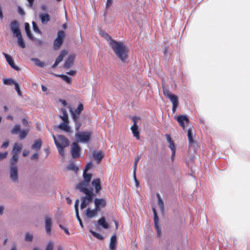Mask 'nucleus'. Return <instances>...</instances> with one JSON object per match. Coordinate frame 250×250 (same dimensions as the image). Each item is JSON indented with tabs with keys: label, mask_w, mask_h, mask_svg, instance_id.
<instances>
[{
	"label": "nucleus",
	"mask_w": 250,
	"mask_h": 250,
	"mask_svg": "<svg viewBox=\"0 0 250 250\" xmlns=\"http://www.w3.org/2000/svg\"><path fill=\"white\" fill-rule=\"evenodd\" d=\"M18 38V43L20 46L21 48H24L25 47V44L22 38L21 34L19 35L18 36H15Z\"/></svg>",
	"instance_id": "nucleus-34"
},
{
	"label": "nucleus",
	"mask_w": 250,
	"mask_h": 250,
	"mask_svg": "<svg viewBox=\"0 0 250 250\" xmlns=\"http://www.w3.org/2000/svg\"><path fill=\"white\" fill-rule=\"evenodd\" d=\"M83 177L84 179L83 181L89 184V182H90L92 178V174L88 173L87 172L83 171Z\"/></svg>",
	"instance_id": "nucleus-32"
},
{
	"label": "nucleus",
	"mask_w": 250,
	"mask_h": 250,
	"mask_svg": "<svg viewBox=\"0 0 250 250\" xmlns=\"http://www.w3.org/2000/svg\"><path fill=\"white\" fill-rule=\"evenodd\" d=\"M68 124L69 122H62L58 125V128L67 133L71 134L72 131Z\"/></svg>",
	"instance_id": "nucleus-12"
},
{
	"label": "nucleus",
	"mask_w": 250,
	"mask_h": 250,
	"mask_svg": "<svg viewBox=\"0 0 250 250\" xmlns=\"http://www.w3.org/2000/svg\"><path fill=\"white\" fill-rule=\"evenodd\" d=\"M115 54L121 61L124 62L127 57L128 50L127 47L121 42L111 40L110 42Z\"/></svg>",
	"instance_id": "nucleus-1"
},
{
	"label": "nucleus",
	"mask_w": 250,
	"mask_h": 250,
	"mask_svg": "<svg viewBox=\"0 0 250 250\" xmlns=\"http://www.w3.org/2000/svg\"><path fill=\"white\" fill-rule=\"evenodd\" d=\"M133 134V136L136 137L137 140H139L140 139V133L138 131V126L135 125H132L130 128Z\"/></svg>",
	"instance_id": "nucleus-27"
},
{
	"label": "nucleus",
	"mask_w": 250,
	"mask_h": 250,
	"mask_svg": "<svg viewBox=\"0 0 250 250\" xmlns=\"http://www.w3.org/2000/svg\"><path fill=\"white\" fill-rule=\"evenodd\" d=\"M10 29L14 36H18L19 35L21 34V32L20 30L19 23L17 21H14L11 22L10 24Z\"/></svg>",
	"instance_id": "nucleus-9"
},
{
	"label": "nucleus",
	"mask_w": 250,
	"mask_h": 250,
	"mask_svg": "<svg viewBox=\"0 0 250 250\" xmlns=\"http://www.w3.org/2000/svg\"><path fill=\"white\" fill-rule=\"evenodd\" d=\"M154 226L159 237L161 236V226L159 222H154Z\"/></svg>",
	"instance_id": "nucleus-38"
},
{
	"label": "nucleus",
	"mask_w": 250,
	"mask_h": 250,
	"mask_svg": "<svg viewBox=\"0 0 250 250\" xmlns=\"http://www.w3.org/2000/svg\"><path fill=\"white\" fill-rule=\"evenodd\" d=\"M133 178H134V181L135 182V184H136V186L137 187H138L139 185V181L137 180V178H136V173L135 174V175L133 174Z\"/></svg>",
	"instance_id": "nucleus-62"
},
{
	"label": "nucleus",
	"mask_w": 250,
	"mask_h": 250,
	"mask_svg": "<svg viewBox=\"0 0 250 250\" xmlns=\"http://www.w3.org/2000/svg\"><path fill=\"white\" fill-rule=\"evenodd\" d=\"M66 74L69 75L74 76L76 74V72L74 70H70L66 72Z\"/></svg>",
	"instance_id": "nucleus-64"
},
{
	"label": "nucleus",
	"mask_w": 250,
	"mask_h": 250,
	"mask_svg": "<svg viewBox=\"0 0 250 250\" xmlns=\"http://www.w3.org/2000/svg\"><path fill=\"white\" fill-rule=\"evenodd\" d=\"M29 132L28 129L22 130L20 132L19 138L20 139L22 140L24 139Z\"/></svg>",
	"instance_id": "nucleus-39"
},
{
	"label": "nucleus",
	"mask_w": 250,
	"mask_h": 250,
	"mask_svg": "<svg viewBox=\"0 0 250 250\" xmlns=\"http://www.w3.org/2000/svg\"><path fill=\"white\" fill-rule=\"evenodd\" d=\"M156 197L158 200V204L162 213L164 212V203L159 193L156 194Z\"/></svg>",
	"instance_id": "nucleus-24"
},
{
	"label": "nucleus",
	"mask_w": 250,
	"mask_h": 250,
	"mask_svg": "<svg viewBox=\"0 0 250 250\" xmlns=\"http://www.w3.org/2000/svg\"><path fill=\"white\" fill-rule=\"evenodd\" d=\"M152 210H153V214H154V222H159V218L157 215L155 208H153Z\"/></svg>",
	"instance_id": "nucleus-48"
},
{
	"label": "nucleus",
	"mask_w": 250,
	"mask_h": 250,
	"mask_svg": "<svg viewBox=\"0 0 250 250\" xmlns=\"http://www.w3.org/2000/svg\"><path fill=\"white\" fill-rule=\"evenodd\" d=\"M76 217H77V219L78 220V221H79V223H80V226H81V227L82 228H83V222H82V221L79 216V212H76Z\"/></svg>",
	"instance_id": "nucleus-53"
},
{
	"label": "nucleus",
	"mask_w": 250,
	"mask_h": 250,
	"mask_svg": "<svg viewBox=\"0 0 250 250\" xmlns=\"http://www.w3.org/2000/svg\"><path fill=\"white\" fill-rule=\"evenodd\" d=\"M8 146H9V142L7 141V142H4L2 144V145L1 146V147L2 148H6V147H8Z\"/></svg>",
	"instance_id": "nucleus-61"
},
{
	"label": "nucleus",
	"mask_w": 250,
	"mask_h": 250,
	"mask_svg": "<svg viewBox=\"0 0 250 250\" xmlns=\"http://www.w3.org/2000/svg\"><path fill=\"white\" fill-rule=\"evenodd\" d=\"M58 77L61 78L63 80L66 82L67 83L70 84L72 83V79L70 77L67 76V75L63 74H60L56 75Z\"/></svg>",
	"instance_id": "nucleus-35"
},
{
	"label": "nucleus",
	"mask_w": 250,
	"mask_h": 250,
	"mask_svg": "<svg viewBox=\"0 0 250 250\" xmlns=\"http://www.w3.org/2000/svg\"><path fill=\"white\" fill-rule=\"evenodd\" d=\"M28 2V6L29 7H32L34 1V0H27Z\"/></svg>",
	"instance_id": "nucleus-63"
},
{
	"label": "nucleus",
	"mask_w": 250,
	"mask_h": 250,
	"mask_svg": "<svg viewBox=\"0 0 250 250\" xmlns=\"http://www.w3.org/2000/svg\"><path fill=\"white\" fill-rule=\"evenodd\" d=\"M39 18L42 23L43 24H47L50 21V15L46 13H41L39 14Z\"/></svg>",
	"instance_id": "nucleus-16"
},
{
	"label": "nucleus",
	"mask_w": 250,
	"mask_h": 250,
	"mask_svg": "<svg viewBox=\"0 0 250 250\" xmlns=\"http://www.w3.org/2000/svg\"><path fill=\"white\" fill-rule=\"evenodd\" d=\"M91 135V133L88 131L77 132L75 134V137L78 142L87 143L89 142Z\"/></svg>",
	"instance_id": "nucleus-3"
},
{
	"label": "nucleus",
	"mask_w": 250,
	"mask_h": 250,
	"mask_svg": "<svg viewBox=\"0 0 250 250\" xmlns=\"http://www.w3.org/2000/svg\"><path fill=\"white\" fill-rule=\"evenodd\" d=\"M52 221L51 219L49 217H45V230L47 234H50L51 231Z\"/></svg>",
	"instance_id": "nucleus-18"
},
{
	"label": "nucleus",
	"mask_w": 250,
	"mask_h": 250,
	"mask_svg": "<svg viewBox=\"0 0 250 250\" xmlns=\"http://www.w3.org/2000/svg\"><path fill=\"white\" fill-rule=\"evenodd\" d=\"M22 145L21 144L16 143L14 145V146H13V147L12 149V153H16L17 154H19L20 152H21V150L22 149Z\"/></svg>",
	"instance_id": "nucleus-26"
},
{
	"label": "nucleus",
	"mask_w": 250,
	"mask_h": 250,
	"mask_svg": "<svg viewBox=\"0 0 250 250\" xmlns=\"http://www.w3.org/2000/svg\"><path fill=\"white\" fill-rule=\"evenodd\" d=\"M67 169L77 172L79 168L73 163H71L67 167Z\"/></svg>",
	"instance_id": "nucleus-44"
},
{
	"label": "nucleus",
	"mask_w": 250,
	"mask_h": 250,
	"mask_svg": "<svg viewBox=\"0 0 250 250\" xmlns=\"http://www.w3.org/2000/svg\"><path fill=\"white\" fill-rule=\"evenodd\" d=\"M81 148L78 144L74 142L71 145V153L73 158H77L80 156Z\"/></svg>",
	"instance_id": "nucleus-8"
},
{
	"label": "nucleus",
	"mask_w": 250,
	"mask_h": 250,
	"mask_svg": "<svg viewBox=\"0 0 250 250\" xmlns=\"http://www.w3.org/2000/svg\"><path fill=\"white\" fill-rule=\"evenodd\" d=\"M10 179L13 182L18 183V168L16 166H10L9 169Z\"/></svg>",
	"instance_id": "nucleus-6"
},
{
	"label": "nucleus",
	"mask_w": 250,
	"mask_h": 250,
	"mask_svg": "<svg viewBox=\"0 0 250 250\" xmlns=\"http://www.w3.org/2000/svg\"><path fill=\"white\" fill-rule=\"evenodd\" d=\"M141 158V156L140 155H138L135 159V161L133 164V174L135 175L136 173V169H137V167L138 163V162L140 160Z\"/></svg>",
	"instance_id": "nucleus-36"
},
{
	"label": "nucleus",
	"mask_w": 250,
	"mask_h": 250,
	"mask_svg": "<svg viewBox=\"0 0 250 250\" xmlns=\"http://www.w3.org/2000/svg\"><path fill=\"white\" fill-rule=\"evenodd\" d=\"M52 137L59 154L64 157L65 155L64 148L69 146L68 140L62 135H58L57 136H55L53 134Z\"/></svg>",
	"instance_id": "nucleus-2"
},
{
	"label": "nucleus",
	"mask_w": 250,
	"mask_h": 250,
	"mask_svg": "<svg viewBox=\"0 0 250 250\" xmlns=\"http://www.w3.org/2000/svg\"><path fill=\"white\" fill-rule=\"evenodd\" d=\"M39 158V154L38 153H35L31 157V159L32 160H38Z\"/></svg>",
	"instance_id": "nucleus-58"
},
{
	"label": "nucleus",
	"mask_w": 250,
	"mask_h": 250,
	"mask_svg": "<svg viewBox=\"0 0 250 250\" xmlns=\"http://www.w3.org/2000/svg\"><path fill=\"white\" fill-rule=\"evenodd\" d=\"M176 120L183 129L185 128V124H187L189 122L188 118L184 115L177 116Z\"/></svg>",
	"instance_id": "nucleus-10"
},
{
	"label": "nucleus",
	"mask_w": 250,
	"mask_h": 250,
	"mask_svg": "<svg viewBox=\"0 0 250 250\" xmlns=\"http://www.w3.org/2000/svg\"><path fill=\"white\" fill-rule=\"evenodd\" d=\"M117 246V238L116 234H113L110 238L109 250H116Z\"/></svg>",
	"instance_id": "nucleus-20"
},
{
	"label": "nucleus",
	"mask_w": 250,
	"mask_h": 250,
	"mask_svg": "<svg viewBox=\"0 0 250 250\" xmlns=\"http://www.w3.org/2000/svg\"><path fill=\"white\" fill-rule=\"evenodd\" d=\"M75 58V56L74 55H70L63 65L64 68L66 69L70 68L73 64Z\"/></svg>",
	"instance_id": "nucleus-14"
},
{
	"label": "nucleus",
	"mask_w": 250,
	"mask_h": 250,
	"mask_svg": "<svg viewBox=\"0 0 250 250\" xmlns=\"http://www.w3.org/2000/svg\"><path fill=\"white\" fill-rule=\"evenodd\" d=\"M31 60L33 61L35 64L41 67H43L44 66V63L41 62L39 59L37 58H32Z\"/></svg>",
	"instance_id": "nucleus-40"
},
{
	"label": "nucleus",
	"mask_w": 250,
	"mask_h": 250,
	"mask_svg": "<svg viewBox=\"0 0 250 250\" xmlns=\"http://www.w3.org/2000/svg\"><path fill=\"white\" fill-rule=\"evenodd\" d=\"M54 248V244L52 242H49L46 247L45 250H53Z\"/></svg>",
	"instance_id": "nucleus-50"
},
{
	"label": "nucleus",
	"mask_w": 250,
	"mask_h": 250,
	"mask_svg": "<svg viewBox=\"0 0 250 250\" xmlns=\"http://www.w3.org/2000/svg\"><path fill=\"white\" fill-rule=\"evenodd\" d=\"M92 185L95 188L96 193H99L101 190L102 187L101 186L100 180L99 178L94 179L92 182Z\"/></svg>",
	"instance_id": "nucleus-19"
},
{
	"label": "nucleus",
	"mask_w": 250,
	"mask_h": 250,
	"mask_svg": "<svg viewBox=\"0 0 250 250\" xmlns=\"http://www.w3.org/2000/svg\"><path fill=\"white\" fill-rule=\"evenodd\" d=\"M32 24H33V28L34 31L37 33H40V31L35 21H33Z\"/></svg>",
	"instance_id": "nucleus-52"
},
{
	"label": "nucleus",
	"mask_w": 250,
	"mask_h": 250,
	"mask_svg": "<svg viewBox=\"0 0 250 250\" xmlns=\"http://www.w3.org/2000/svg\"><path fill=\"white\" fill-rule=\"evenodd\" d=\"M33 240V235L29 232H26L25 234L24 240L26 242H32Z\"/></svg>",
	"instance_id": "nucleus-43"
},
{
	"label": "nucleus",
	"mask_w": 250,
	"mask_h": 250,
	"mask_svg": "<svg viewBox=\"0 0 250 250\" xmlns=\"http://www.w3.org/2000/svg\"><path fill=\"white\" fill-rule=\"evenodd\" d=\"M93 157L97 161V163H99L104 157V154L101 151H94L93 152Z\"/></svg>",
	"instance_id": "nucleus-22"
},
{
	"label": "nucleus",
	"mask_w": 250,
	"mask_h": 250,
	"mask_svg": "<svg viewBox=\"0 0 250 250\" xmlns=\"http://www.w3.org/2000/svg\"><path fill=\"white\" fill-rule=\"evenodd\" d=\"M83 109V106L82 104H80L77 108L75 110V111H73L72 109H70V113L71 114V115L73 114H75V115H79L80 116V113Z\"/></svg>",
	"instance_id": "nucleus-25"
},
{
	"label": "nucleus",
	"mask_w": 250,
	"mask_h": 250,
	"mask_svg": "<svg viewBox=\"0 0 250 250\" xmlns=\"http://www.w3.org/2000/svg\"><path fill=\"white\" fill-rule=\"evenodd\" d=\"M59 227H60V228L61 229H63V230H64V231L65 232V233L66 234H67V235H69L70 233H69V230H68V229H66V228H64V227L62 225H59Z\"/></svg>",
	"instance_id": "nucleus-57"
},
{
	"label": "nucleus",
	"mask_w": 250,
	"mask_h": 250,
	"mask_svg": "<svg viewBox=\"0 0 250 250\" xmlns=\"http://www.w3.org/2000/svg\"><path fill=\"white\" fill-rule=\"evenodd\" d=\"M168 146L172 151V158H173L174 156L175 153V147L174 143L173 142L169 143Z\"/></svg>",
	"instance_id": "nucleus-46"
},
{
	"label": "nucleus",
	"mask_w": 250,
	"mask_h": 250,
	"mask_svg": "<svg viewBox=\"0 0 250 250\" xmlns=\"http://www.w3.org/2000/svg\"><path fill=\"white\" fill-rule=\"evenodd\" d=\"M7 152H5L4 153L0 152V160L5 158L7 157Z\"/></svg>",
	"instance_id": "nucleus-56"
},
{
	"label": "nucleus",
	"mask_w": 250,
	"mask_h": 250,
	"mask_svg": "<svg viewBox=\"0 0 250 250\" xmlns=\"http://www.w3.org/2000/svg\"><path fill=\"white\" fill-rule=\"evenodd\" d=\"M90 232L94 237H95L97 239H98L99 240H103L104 239L103 236L102 235H101L100 234L97 233L91 229L90 230Z\"/></svg>",
	"instance_id": "nucleus-45"
},
{
	"label": "nucleus",
	"mask_w": 250,
	"mask_h": 250,
	"mask_svg": "<svg viewBox=\"0 0 250 250\" xmlns=\"http://www.w3.org/2000/svg\"><path fill=\"white\" fill-rule=\"evenodd\" d=\"M98 224L102 226L104 229H107L109 227V224L106 222L104 217H102L99 219Z\"/></svg>",
	"instance_id": "nucleus-23"
},
{
	"label": "nucleus",
	"mask_w": 250,
	"mask_h": 250,
	"mask_svg": "<svg viewBox=\"0 0 250 250\" xmlns=\"http://www.w3.org/2000/svg\"><path fill=\"white\" fill-rule=\"evenodd\" d=\"M65 33L62 30L58 31L57 37L54 42V48L55 50L59 49L63 43V39L65 37Z\"/></svg>",
	"instance_id": "nucleus-5"
},
{
	"label": "nucleus",
	"mask_w": 250,
	"mask_h": 250,
	"mask_svg": "<svg viewBox=\"0 0 250 250\" xmlns=\"http://www.w3.org/2000/svg\"><path fill=\"white\" fill-rule=\"evenodd\" d=\"M98 212H99V211H98L95 208L94 209H91L90 208H88L86 210L85 215L87 217L91 218L96 216Z\"/></svg>",
	"instance_id": "nucleus-21"
},
{
	"label": "nucleus",
	"mask_w": 250,
	"mask_h": 250,
	"mask_svg": "<svg viewBox=\"0 0 250 250\" xmlns=\"http://www.w3.org/2000/svg\"><path fill=\"white\" fill-rule=\"evenodd\" d=\"M12 156L10 160V166H16V164L19 160V154L17 153H12Z\"/></svg>",
	"instance_id": "nucleus-28"
},
{
	"label": "nucleus",
	"mask_w": 250,
	"mask_h": 250,
	"mask_svg": "<svg viewBox=\"0 0 250 250\" xmlns=\"http://www.w3.org/2000/svg\"><path fill=\"white\" fill-rule=\"evenodd\" d=\"M170 101L172 103V111L175 112L178 105V97L173 94H172L168 98Z\"/></svg>",
	"instance_id": "nucleus-17"
},
{
	"label": "nucleus",
	"mask_w": 250,
	"mask_h": 250,
	"mask_svg": "<svg viewBox=\"0 0 250 250\" xmlns=\"http://www.w3.org/2000/svg\"><path fill=\"white\" fill-rule=\"evenodd\" d=\"M85 196H82L81 198L82 203L81 205V208L84 209L88 206L92 201L93 197L95 195L93 191H90L88 193H85Z\"/></svg>",
	"instance_id": "nucleus-4"
},
{
	"label": "nucleus",
	"mask_w": 250,
	"mask_h": 250,
	"mask_svg": "<svg viewBox=\"0 0 250 250\" xmlns=\"http://www.w3.org/2000/svg\"><path fill=\"white\" fill-rule=\"evenodd\" d=\"M79 202H80V201L79 199L76 200L75 201L74 207H75V210L76 212H79L78 206H79Z\"/></svg>",
	"instance_id": "nucleus-55"
},
{
	"label": "nucleus",
	"mask_w": 250,
	"mask_h": 250,
	"mask_svg": "<svg viewBox=\"0 0 250 250\" xmlns=\"http://www.w3.org/2000/svg\"><path fill=\"white\" fill-rule=\"evenodd\" d=\"M67 54V52L66 50H62L59 56L56 59L55 62H57V63H59L62 61L63 58Z\"/></svg>",
	"instance_id": "nucleus-31"
},
{
	"label": "nucleus",
	"mask_w": 250,
	"mask_h": 250,
	"mask_svg": "<svg viewBox=\"0 0 250 250\" xmlns=\"http://www.w3.org/2000/svg\"><path fill=\"white\" fill-rule=\"evenodd\" d=\"M22 123L25 126H27L28 125V122L25 118L22 119Z\"/></svg>",
	"instance_id": "nucleus-60"
},
{
	"label": "nucleus",
	"mask_w": 250,
	"mask_h": 250,
	"mask_svg": "<svg viewBox=\"0 0 250 250\" xmlns=\"http://www.w3.org/2000/svg\"><path fill=\"white\" fill-rule=\"evenodd\" d=\"M3 55L4 56L7 62L8 63L9 65L13 69H14L16 70L19 71L20 70V68L17 66L14 62V61L12 59V58L9 55L3 53Z\"/></svg>",
	"instance_id": "nucleus-13"
},
{
	"label": "nucleus",
	"mask_w": 250,
	"mask_h": 250,
	"mask_svg": "<svg viewBox=\"0 0 250 250\" xmlns=\"http://www.w3.org/2000/svg\"><path fill=\"white\" fill-rule=\"evenodd\" d=\"M18 12L20 14H21V15H25V12H24V10L20 6L18 7Z\"/></svg>",
	"instance_id": "nucleus-59"
},
{
	"label": "nucleus",
	"mask_w": 250,
	"mask_h": 250,
	"mask_svg": "<svg viewBox=\"0 0 250 250\" xmlns=\"http://www.w3.org/2000/svg\"><path fill=\"white\" fill-rule=\"evenodd\" d=\"M60 117L62 119L63 122H69L67 114H64L62 115H60Z\"/></svg>",
	"instance_id": "nucleus-51"
},
{
	"label": "nucleus",
	"mask_w": 250,
	"mask_h": 250,
	"mask_svg": "<svg viewBox=\"0 0 250 250\" xmlns=\"http://www.w3.org/2000/svg\"><path fill=\"white\" fill-rule=\"evenodd\" d=\"M92 167V163L91 162H89V163H87L85 167V168H84L83 171L87 172Z\"/></svg>",
	"instance_id": "nucleus-54"
},
{
	"label": "nucleus",
	"mask_w": 250,
	"mask_h": 250,
	"mask_svg": "<svg viewBox=\"0 0 250 250\" xmlns=\"http://www.w3.org/2000/svg\"><path fill=\"white\" fill-rule=\"evenodd\" d=\"M163 90L164 95L167 98L172 95L168 88L163 85Z\"/></svg>",
	"instance_id": "nucleus-41"
},
{
	"label": "nucleus",
	"mask_w": 250,
	"mask_h": 250,
	"mask_svg": "<svg viewBox=\"0 0 250 250\" xmlns=\"http://www.w3.org/2000/svg\"><path fill=\"white\" fill-rule=\"evenodd\" d=\"M73 121L75 123V128L76 131H78L82 125V122L80 116L73 114L72 115Z\"/></svg>",
	"instance_id": "nucleus-15"
},
{
	"label": "nucleus",
	"mask_w": 250,
	"mask_h": 250,
	"mask_svg": "<svg viewBox=\"0 0 250 250\" xmlns=\"http://www.w3.org/2000/svg\"><path fill=\"white\" fill-rule=\"evenodd\" d=\"M95 208L100 211L101 208H104L106 206V201L103 198H96L94 200Z\"/></svg>",
	"instance_id": "nucleus-11"
},
{
	"label": "nucleus",
	"mask_w": 250,
	"mask_h": 250,
	"mask_svg": "<svg viewBox=\"0 0 250 250\" xmlns=\"http://www.w3.org/2000/svg\"><path fill=\"white\" fill-rule=\"evenodd\" d=\"M188 137L189 145H191L195 143L193 139L192 129L191 127H189L188 130Z\"/></svg>",
	"instance_id": "nucleus-29"
},
{
	"label": "nucleus",
	"mask_w": 250,
	"mask_h": 250,
	"mask_svg": "<svg viewBox=\"0 0 250 250\" xmlns=\"http://www.w3.org/2000/svg\"><path fill=\"white\" fill-rule=\"evenodd\" d=\"M41 146H42V141H41V140L39 139V140H36L34 142V143L32 146L31 148L35 150L38 151L40 149Z\"/></svg>",
	"instance_id": "nucleus-30"
},
{
	"label": "nucleus",
	"mask_w": 250,
	"mask_h": 250,
	"mask_svg": "<svg viewBox=\"0 0 250 250\" xmlns=\"http://www.w3.org/2000/svg\"><path fill=\"white\" fill-rule=\"evenodd\" d=\"M101 34L106 40L110 41V42H111V41L112 40L111 37L107 33L103 32L101 33Z\"/></svg>",
	"instance_id": "nucleus-47"
},
{
	"label": "nucleus",
	"mask_w": 250,
	"mask_h": 250,
	"mask_svg": "<svg viewBox=\"0 0 250 250\" xmlns=\"http://www.w3.org/2000/svg\"><path fill=\"white\" fill-rule=\"evenodd\" d=\"M21 131V126L17 124L14 125L13 129L11 130V133L12 134H15L19 133Z\"/></svg>",
	"instance_id": "nucleus-37"
},
{
	"label": "nucleus",
	"mask_w": 250,
	"mask_h": 250,
	"mask_svg": "<svg viewBox=\"0 0 250 250\" xmlns=\"http://www.w3.org/2000/svg\"><path fill=\"white\" fill-rule=\"evenodd\" d=\"M15 89L16 90L17 93L19 96H21V92L20 90V87L19 84L17 83H15Z\"/></svg>",
	"instance_id": "nucleus-49"
},
{
	"label": "nucleus",
	"mask_w": 250,
	"mask_h": 250,
	"mask_svg": "<svg viewBox=\"0 0 250 250\" xmlns=\"http://www.w3.org/2000/svg\"><path fill=\"white\" fill-rule=\"evenodd\" d=\"M3 83L4 84L9 85H11L13 84L15 85V83H17V82H15L12 79H4L3 80Z\"/></svg>",
	"instance_id": "nucleus-42"
},
{
	"label": "nucleus",
	"mask_w": 250,
	"mask_h": 250,
	"mask_svg": "<svg viewBox=\"0 0 250 250\" xmlns=\"http://www.w3.org/2000/svg\"><path fill=\"white\" fill-rule=\"evenodd\" d=\"M89 185V184L85 182L82 181L76 186V188L84 194L88 193L93 191L92 188H88Z\"/></svg>",
	"instance_id": "nucleus-7"
},
{
	"label": "nucleus",
	"mask_w": 250,
	"mask_h": 250,
	"mask_svg": "<svg viewBox=\"0 0 250 250\" xmlns=\"http://www.w3.org/2000/svg\"><path fill=\"white\" fill-rule=\"evenodd\" d=\"M25 30L28 37L32 40L33 39V37L30 30V25L27 22L25 23Z\"/></svg>",
	"instance_id": "nucleus-33"
}]
</instances>
